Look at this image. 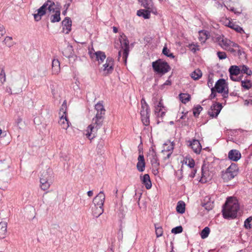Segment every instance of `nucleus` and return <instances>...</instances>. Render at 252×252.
Here are the masks:
<instances>
[{
  "mask_svg": "<svg viewBox=\"0 0 252 252\" xmlns=\"http://www.w3.org/2000/svg\"><path fill=\"white\" fill-rule=\"evenodd\" d=\"M37 13L33 14L34 19L36 21H39L41 19L42 17L49 13L51 14L50 20L52 23L59 22L61 20L60 11L56 8L54 1L50 0L46 1L37 10Z\"/></svg>",
  "mask_w": 252,
  "mask_h": 252,
  "instance_id": "nucleus-1",
  "label": "nucleus"
},
{
  "mask_svg": "<svg viewBox=\"0 0 252 252\" xmlns=\"http://www.w3.org/2000/svg\"><path fill=\"white\" fill-rule=\"evenodd\" d=\"M239 210V205L236 199L229 198L226 201L222 212L225 219L235 218Z\"/></svg>",
  "mask_w": 252,
  "mask_h": 252,
  "instance_id": "nucleus-2",
  "label": "nucleus"
},
{
  "mask_svg": "<svg viewBox=\"0 0 252 252\" xmlns=\"http://www.w3.org/2000/svg\"><path fill=\"white\" fill-rule=\"evenodd\" d=\"M94 109L96 111L95 117L92 120L95 124L99 125H102L105 114V109L102 103L99 102L95 105Z\"/></svg>",
  "mask_w": 252,
  "mask_h": 252,
  "instance_id": "nucleus-3",
  "label": "nucleus"
},
{
  "mask_svg": "<svg viewBox=\"0 0 252 252\" xmlns=\"http://www.w3.org/2000/svg\"><path fill=\"white\" fill-rule=\"evenodd\" d=\"M141 104L140 115L141 121L145 126H148L150 124V108L145 99L142 98L141 99Z\"/></svg>",
  "mask_w": 252,
  "mask_h": 252,
  "instance_id": "nucleus-4",
  "label": "nucleus"
},
{
  "mask_svg": "<svg viewBox=\"0 0 252 252\" xmlns=\"http://www.w3.org/2000/svg\"><path fill=\"white\" fill-rule=\"evenodd\" d=\"M238 174V167L236 164L232 163L225 171H222L221 177L224 182L233 179Z\"/></svg>",
  "mask_w": 252,
  "mask_h": 252,
  "instance_id": "nucleus-5",
  "label": "nucleus"
},
{
  "mask_svg": "<svg viewBox=\"0 0 252 252\" xmlns=\"http://www.w3.org/2000/svg\"><path fill=\"white\" fill-rule=\"evenodd\" d=\"M152 66L155 71L162 74L166 73L170 69L166 62H162L160 60L153 62Z\"/></svg>",
  "mask_w": 252,
  "mask_h": 252,
  "instance_id": "nucleus-6",
  "label": "nucleus"
},
{
  "mask_svg": "<svg viewBox=\"0 0 252 252\" xmlns=\"http://www.w3.org/2000/svg\"><path fill=\"white\" fill-rule=\"evenodd\" d=\"M102 125H98L94 123V122L92 120V123L87 127L86 130L85 135L90 140H92L96 136V133L98 129L100 128Z\"/></svg>",
  "mask_w": 252,
  "mask_h": 252,
  "instance_id": "nucleus-7",
  "label": "nucleus"
},
{
  "mask_svg": "<svg viewBox=\"0 0 252 252\" xmlns=\"http://www.w3.org/2000/svg\"><path fill=\"white\" fill-rule=\"evenodd\" d=\"M215 89L219 93H222V96L224 98L228 97V90L224 79H220L216 83Z\"/></svg>",
  "mask_w": 252,
  "mask_h": 252,
  "instance_id": "nucleus-8",
  "label": "nucleus"
},
{
  "mask_svg": "<svg viewBox=\"0 0 252 252\" xmlns=\"http://www.w3.org/2000/svg\"><path fill=\"white\" fill-rule=\"evenodd\" d=\"M122 49L123 50V58L126 61L129 53V41L125 35H121L120 39Z\"/></svg>",
  "mask_w": 252,
  "mask_h": 252,
  "instance_id": "nucleus-9",
  "label": "nucleus"
},
{
  "mask_svg": "<svg viewBox=\"0 0 252 252\" xmlns=\"http://www.w3.org/2000/svg\"><path fill=\"white\" fill-rule=\"evenodd\" d=\"M201 170L202 175L200 182L201 183H206L208 180H209L212 178L213 173L212 172L209 171L208 166L206 164H204L202 165Z\"/></svg>",
  "mask_w": 252,
  "mask_h": 252,
  "instance_id": "nucleus-10",
  "label": "nucleus"
},
{
  "mask_svg": "<svg viewBox=\"0 0 252 252\" xmlns=\"http://www.w3.org/2000/svg\"><path fill=\"white\" fill-rule=\"evenodd\" d=\"M114 60L112 58H107L106 63L103 65V71L105 75L111 73L114 69Z\"/></svg>",
  "mask_w": 252,
  "mask_h": 252,
  "instance_id": "nucleus-11",
  "label": "nucleus"
},
{
  "mask_svg": "<svg viewBox=\"0 0 252 252\" xmlns=\"http://www.w3.org/2000/svg\"><path fill=\"white\" fill-rule=\"evenodd\" d=\"M89 53L91 58L98 61L99 63L103 62L106 57L105 53L100 51L94 52L90 51Z\"/></svg>",
  "mask_w": 252,
  "mask_h": 252,
  "instance_id": "nucleus-12",
  "label": "nucleus"
},
{
  "mask_svg": "<svg viewBox=\"0 0 252 252\" xmlns=\"http://www.w3.org/2000/svg\"><path fill=\"white\" fill-rule=\"evenodd\" d=\"M222 105L220 103H214L208 111L209 115L212 117H217L222 109Z\"/></svg>",
  "mask_w": 252,
  "mask_h": 252,
  "instance_id": "nucleus-13",
  "label": "nucleus"
},
{
  "mask_svg": "<svg viewBox=\"0 0 252 252\" xmlns=\"http://www.w3.org/2000/svg\"><path fill=\"white\" fill-rule=\"evenodd\" d=\"M149 157L153 167L156 168V171L158 172V168L159 165V162L158 158L157 153L154 150L150 151Z\"/></svg>",
  "mask_w": 252,
  "mask_h": 252,
  "instance_id": "nucleus-14",
  "label": "nucleus"
},
{
  "mask_svg": "<svg viewBox=\"0 0 252 252\" xmlns=\"http://www.w3.org/2000/svg\"><path fill=\"white\" fill-rule=\"evenodd\" d=\"M105 200V195L103 191L99 193L94 198L93 203L95 206L103 207Z\"/></svg>",
  "mask_w": 252,
  "mask_h": 252,
  "instance_id": "nucleus-15",
  "label": "nucleus"
},
{
  "mask_svg": "<svg viewBox=\"0 0 252 252\" xmlns=\"http://www.w3.org/2000/svg\"><path fill=\"white\" fill-rule=\"evenodd\" d=\"M63 31L65 34H68L71 30V21L68 17H66L62 22Z\"/></svg>",
  "mask_w": 252,
  "mask_h": 252,
  "instance_id": "nucleus-16",
  "label": "nucleus"
},
{
  "mask_svg": "<svg viewBox=\"0 0 252 252\" xmlns=\"http://www.w3.org/2000/svg\"><path fill=\"white\" fill-rule=\"evenodd\" d=\"M228 157L230 160L237 161L240 159L241 154L238 150H231L228 153Z\"/></svg>",
  "mask_w": 252,
  "mask_h": 252,
  "instance_id": "nucleus-17",
  "label": "nucleus"
},
{
  "mask_svg": "<svg viewBox=\"0 0 252 252\" xmlns=\"http://www.w3.org/2000/svg\"><path fill=\"white\" fill-rule=\"evenodd\" d=\"M189 146L193 150L194 153L197 154H199L202 149L201 145L198 140L193 139L190 141Z\"/></svg>",
  "mask_w": 252,
  "mask_h": 252,
  "instance_id": "nucleus-18",
  "label": "nucleus"
},
{
  "mask_svg": "<svg viewBox=\"0 0 252 252\" xmlns=\"http://www.w3.org/2000/svg\"><path fill=\"white\" fill-rule=\"evenodd\" d=\"M139 1L145 8L151 9V11L155 14L157 13V10L153 7L152 0H139Z\"/></svg>",
  "mask_w": 252,
  "mask_h": 252,
  "instance_id": "nucleus-19",
  "label": "nucleus"
},
{
  "mask_svg": "<svg viewBox=\"0 0 252 252\" xmlns=\"http://www.w3.org/2000/svg\"><path fill=\"white\" fill-rule=\"evenodd\" d=\"M220 45L225 50H226L230 46H232L234 47H238V44L226 38L222 39L220 42Z\"/></svg>",
  "mask_w": 252,
  "mask_h": 252,
  "instance_id": "nucleus-20",
  "label": "nucleus"
},
{
  "mask_svg": "<svg viewBox=\"0 0 252 252\" xmlns=\"http://www.w3.org/2000/svg\"><path fill=\"white\" fill-rule=\"evenodd\" d=\"M136 167L139 172H143L145 170V162L144 156L142 154L139 155L138 156Z\"/></svg>",
  "mask_w": 252,
  "mask_h": 252,
  "instance_id": "nucleus-21",
  "label": "nucleus"
},
{
  "mask_svg": "<svg viewBox=\"0 0 252 252\" xmlns=\"http://www.w3.org/2000/svg\"><path fill=\"white\" fill-rule=\"evenodd\" d=\"M59 124L62 128L64 129H67L71 124L65 115H62L61 116Z\"/></svg>",
  "mask_w": 252,
  "mask_h": 252,
  "instance_id": "nucleus-22",
  "label": "nucleus"
},
{
  "mask_svg": "<svg viewBox=\"0 0 252 252\" xmlns=\"http://www.w3.org/2000/svg\"><path fill=\"white\" fill-rule=\"evenodd\" d=\"M142 183L145 185L147 189H150L152 187V183L150 180V176L148 174L140 176Z\"/></svg>",
  "mask_w": 252,
  "mask_h": 252,
  "instance_id": "nucleus-23",
  "label": "nucleus"
},
{
  "mask_svg": "<svg viewBox=\"0 0 252 252\" xmlns=\"http://www.w3.org/2000/svg\"><path fill=\"white\" fill-rule=\"evenodd\" d=\"M7 234V223L5 221L0 222V238H4Z\"/></svg>",
  "mask_w": 252,
  "mask_h": 252,
  "instance_id": "nucleus-24",
  "label": "nucleus"
},
{
  "mask_svg": "<svg viewBox=\"0 0 252 252\" xmlns=\"http://www.w3.org/2000/svg\"><path fill=\"white\" fill-rule=\"evenodd\" d=\"M73 47L70 45H68L63 51V56L68 58H70L73 57Z\"/></svg>",
  "mask_w": 252,
  "mask_h": 252,
  "instance_id": "nucleus-25",
  "label": "nucleus"
},
{
  "mask_svg": "<svg viewBox=\"0 0 252 252\" xmlns=\"http://www.w3.org/2000/svg\"><path fill=\"white\" fill-rule=\"evenodd\" d=\"M60 71V63L58 59H54L52 61V72L54 74H57Z\"/></svg>",
  "mask_w": 252,
  "mask_h": 252,
  "instance_id": "nucleus-26",
  "label": "nucleus"
},
{
  "mask_svg": "<svg viewBox=\"0 0 252 252\" xmlns=\"http://www.w3.org/2000/svg\"><path fill=\"white\" fill-rule=\"evenodd\" d=\"M174 149L173 142L168 141L164 144L163 149L162 150V153L165 154V152L172 153Z\"/></svg>",
  "mask_w": 252,
  "mask_h": 252,
  "instance_id": "nucleus-27",
  "label": "nucleus"
},
{
  "mask_svg": "<svg viewBox=\"0 0 252 252\" xmlns=\"http://www.w3.org/2000/svg\"><path fill=\"white\" fill-rule=\"evenodd\" d=\"M151 9H140L137 11V15L140 17H143L144 19H148L150 16Z\"/></svg>",
  "mask_w": 252,
  "mask_h": 252,
  "instance_id": "nucleus-28",
  "label": "nucleus"
},
{
  "mask_svg": "<svg viewBox=\"0 0 252 252\" xmlns=\"http://www.w3.org/2000/svg\"><path fill=\"white\" fill-rule=\"evenodd\" d=\"M240 65H232L230 67L229 69L230 75H238L240 73Z\"/></svg>",
  "mask_w": 252,
  "mask_h": 252,
  "instance_id": "nucleus-29",
  "label": "nucleus"
},
{
  "mask_svg": "<svg viewBox=\"0 0 252 252\" xmlns=\"http://www.w3.org/2000/svg\"><path fill=\"white\" fill-rule=\"evenodd\" d=\"M226 25L231 28V29H234L235 31H236L237 32L239 33H242L244 32V30H243L242 28L241 27L235 25V24L232 23L230 21H228V23L226 24Z\"/></svg>",
  "mask_w": 252,
  "mask_h": 252,
  "instance_id": "nucleus-30",
  "label": "nucleus"
},
{
  "mask_svg": "<svg viewBox=\"0 0 252 252\" xmlns=\"http://www.w3.org/2000/svg\"><path fill=\"white\" fill-rule=\"evenodd\" d=\"M185 203L183 201H179L176 206V211L180 214H183L185 212Z\"/></svg>",
  "mask_w": 252,
  "mask_h": 252,
  "instance_id": "nucleus-31",
  "label": "nucleus"
},
{
  "mask_svg": "<svg viewBox=\"0 0 252 252\" xmlns=\"http://www.w3.org/2000/svg\"><path fill=\"white\" fill-rule=\"evenodd\" d=\"M103 213V208L102 207L95 206L93 211V215L95 218H98Z\"/></svg>",
  "mask_w": 252,
  "mask_h": 252,
  "instance_id": "nucleus-32",
  "label": "nucleus"
},
{
  "mask_svg": "<svg viewBox=\"0 0 252 252\" xmlns=\"http://www.w3.org/2000/svg\"><path fill=\"white\" fill-rule=\"evenodd\" d=\"M202 75V73L201 71L198 69H195L190 74L191 77L194 80H198L201 77Z\"/></svg>",
  "mask_w": 252,
  "mask_h": 252,
  "instance_id": "nucleus-33",
  "label": "nucleus"
},
{
  "mask_svg": "<svg viewBox=\"0 0 252 252\" xmlns=\"http://www.w3.org/2000/svg\"><path fill=\"white\" fill-rule=\"evenodd\" d=\"M244 227L247 230L252 229V217H249L245 220Z\"/></svg>",
  "mask_w": 252,
  "mask_h": 252,
  "instance_id": "nucleus-34",
  "label": "nucleus"
},
{
  "mask_svg": "<svg viewBox=\"0 0 252 252\" xmlns=\"http://www.w3.org/2000/svg\"><path fill=\"white\" fill-rule=\"evenodd\" d=\"M240 73L246 74L248 76H251L252 74V71L246 65H240Z\"/></svg>",
  "mask_w": 252,
  "mask_h": 252,
  "instance_id": "nucleus-35",
  "label": "nucleus"
},
{
  "mask_svg": "<svg viewBox=\"0 0 252 252\" xmlns=\"http://www.w3.org/2000/svg\"><path fill=\"white\" fill-rule=\"evenodd\" d=\"M12 87L13 88V94H18L22 92V87L18 82H14L12 84Z\"/></svg>",
  "mask_w": 252,
  "mask_h": 252,
  "instance_id": "nucleus-36",
  "label": "nucleus"
},
{
  "mask_svg": "<svg viewBox=\"0 0 252 252\" xmlns=\"http://www.w3.org/2000/svg\"><path fill=\"white\" fill-rule=\"evenodd\" d=\"M241 86L245 90H248L251 88L252 84L249 80H243L241 81Z\"/></svg>",
  "mask_w": 252,
  "mask_h": 252,
  "instance_id": "nucleus-37",
  "label": "nucleus"
},
{
  "mask_svg": "<svg viewBox=\"0 0 252 252\" xmlns=\"http://www.w3.org/2000/svg\"><path fill=\"white\" fill-rule=\"evenodd\" d=\"M184 162L185 164L187 165L190 168H193L194 166V161L191 158L186 157L185 158Z\"/></svg>",
  "mask_w": 252,
  "mask_h": 252,
  "instance_id": "nucleus-38",
  "label": "nucleus"
},
{
  "mask_svg": "<svg viewBox=\"0 0 252 252\" xmlns=\"http://www.w3.org/2000/svg\"><path fill=\"white\" fill-rule=\"evenodd\" d=\"M179 96L181 101L185 104L188 102L190 98V95L188 94H181Z\"/></svg>",
  "mask_w": 252,
  "mask_h": 252,
  "instance_id": "nucleus-39",
  "label": "nucleus"
},
{
  "mask_svg": "<svg viewBox=\"0 0 252 252\" xmlns=\"http://www.w3.org/2000/svg\"><path fill=\"white\" fill-rule=\"evenodd\" d=\"M210 233V229L208 227H205L201 232L200 235L202 239L207 238Z\"/></svg>",
  "mask_w": 252,
  "mask_h": 252,
  "instance_id": "nucleus-40",
  "label": "nucleus"
},
{
  "mask_svg": "<svg viewBox=\"0 0 252 252\" xmlns=\"http://www.w3.org/2000/svg\"><path fill=\"white\" fill-rule=\"evenodd\" d=\"M3 42L7 46L9 47H10L13 45L12 37L11 36H6Z\"/></svg>",
  "mask_w": 252,
  "mask_h": 252,
  "instance_id": "nucleus-41",
  "label": "nucleus"
},
{
  "mask_svg": "<svg viewBox=\"0 0 252 252\" xmlns=\"http://www.w3.org/2000/svg\"><path fill=\"white\" fill-rule=\"evenodd\" d=\"M155 112L158 117H162L165 114V112L162 111V109L157 106H155Z\"/></svg>",
  "mask_w": 252,
  "mask_h": 252,
  "instance_id": "nucleus-42",
  "label": "nucleus"
},
{
  "mask_svg": "<svg viewBox=\"0 0 252 252\" xmlns=\"http://www.w3.org/2000/svg\"><path fill=\"white\" fill-rule=\"evenodd\" d=\"M6 81L5 73L3 67H0V81L3 83Z\"/></svg>",
  "mask_w": 252,
  "mask_h": 252,
  "instance_id": "nucleus-43",
  "label": "nucleus"
},
{
  "mask_svg": "<svg viewBox=\"0 0 252 252\" xmlns=\"http://www.w3.org/2000/svg\"><path fill=\"white\" fill-rule=\"evenodd\" d=\"M202 109L203 108L200 105H197L194 107L193 109V113L194 116L195 117H197Z\"/></svg>",
  "mask_w": 252,
  "mask_h": 252,
  "instance_id": "nucleus-44",
  "label": "nucleus"
},
{
  "mask_svg": "<svg viewBox=\"0 0 252 252\" xmlns=\"http://www.w3.org/2000/svg\"><path fill=\"white\" fill-rule=\"evenodd\" d=\"M162 53L168 57L171 58H174V56L173 55V54L170 53V50L166 46H164L163 47L162 50Z\"/></svg>",
  "mask_w": 252,
  "mask_h": 252,
  "instance_id": "nucleus-45",
  "label": "nucleus"
},
{
  "mask_svg": "<svg viewBox=\"0 0 252 252\" xmlns=\"http://www.w3.org/2000/svg\"><path fill=\"white\" fill-rule=\"evenodd\" d=\"M183 231V228L182 226H178L172 229L171 232L174 234H178L181 233Z\"/></svg>",
  "mask_w": 252,
  "mask_h": 252,
  "instance_id": "nucleus-46",
  "label": "nucleus"
},
{
  "mask_svg": "<svg viewBox=\"0 0 252 252\" xmlns=\"http://www.w3.org/2000/svg\"><path fill=\"white\" fill-rule=\"evenodd\" d=\"M66 109H67L66 102L65 101H64V102L62 104V107L60 109V113L61 112H62L63 115H64V116L65 115H66Z\"/></svg>",
  "mask_w": 252,
  "mask_h": 252,
  "instance_id": "nucleus-47",
  "label": "nucleus"
},
{
  "mask_svg": "<svg viewBox=\"0 0 252 252\" xmlns=\"http://www.w3.org/2000/svg\"><path fill=\"white\" fill-rule=\"evenodd\" d=\"M156 229V234L157 237H160L163 234V230L162 228L160 226L157 227L155 226Z\"/></svg>",
  "mask_w": 252,
  "mask_h": 252,
  "instance_id": "nucleus-48",
  "label": "nucleus"
},
{
  "mask_svg": "<svg viewBox=\"0 0 252 252\" xmlns=\"http://www.w3.org/2000/svg\"><path fill=\"white\" fill-rule=\"evenodd\" d=\"M202 206L205 208V209L209 211L213 208V202H207V203H204Z\"/></svg>",
  "mask_w": 252,
  "mask_h": 252,
  "instance_id": "nucleus-49",
  "label": "nucleus"
},
{
  "mask_svg": "<svg viewBox=\"0 0 252 252\" xmlns=\"http://www.w3.org/2000/svg\"><path fill=\"white\" fill-rule=\"evenodd\" d=\"M51 172L50 170H47L46 171H43V173L41 175L40 178H44V179H48L49 180L50 178V173Z\"/></svg>",
  "mask_w": 252,
  "mask_h": 252,
  "instance_id": "nucleus-50",
  "label": "nucleus"
},
{
  "mask_svg": "<svg viewBox=\"0 0 252 252\" xmlns=\"http://www.w3.org/2000/svg\"><path fill=\"white\" fill-rule=\"evenodd\" d=\"M217 55L220 60L225 59L227 57L226 53L224 52L219 51L217 52Z\"/></svg>",
  "mask_w": 252,
  "mask_h": 252,
  "instance_id": "nucleus-51",
  "label": "nucleus"
},
{
  "mask_svg": "<svg viewBox=\"0 0 252 252\" xmlns=\"http://www.w3.org/2000/svg\"><path fill=\"white\" fill-rule=\"evenodd\" d=\"M9 166L4 162L0 161V171L8 169Z\"/></svg>",
  "mask_w": 252,
  "mask_h": 252,
  "instance_id": "nucleus-52",
  "label": "nucleus"
},
{
  "mask_svg": "<svg viewBox=\"0 0 252 252\" xmlns=\"http://www.w3.org/2000/svg\"><path fill=\"white\" fill-rule=\"evenodd\" d=\"M211 94L209 96V98L210 99H212L214 98L216 96V90L215 89V88L212 87L211 89Z\"/></svg>",
  "mask_w": 252,
  "mask_h": 252,
  "instance_id": "nucleus-53",
  "label": "nucleus"
},
{
  "mask_svg": "<svg viewBox=\"0 0 252 252\" xmlns=\"http://www.w3.org/2000/svg\"><path fill=\"white\" fill-rule=\"evenodd\" d=\"M6 31L4 26L0 24V38L4 35Z\"/></svg>",
  "mask_w": 252,
  "mask_h": 252,
  "instance_id": "nucleus-54",
  "label": "nucleus"
},
{
  "mask_svg": "<svg viewBox=\"0 0 252 252\" xmlns=\"http://www.w3.org/2000/svg\"><path fill=\"white\" fill-rule=\"evenodd\" d=\"M50 184L48 183H45V184H41L40 185L41 189L43 190H46L48 189L50 187Z\"/></svg>",
  "mask_w": 252,
  "mask_h": 252,
  "instance_id": "nucleus-55",
  "label": "nucleus"
},
{
  "mask_svg": "<svg viewBox=\"0 0 252 252\" xmlns=\"http://www.w3.org/2000/svg\"><path fill=\"white\" fill-rule=\"evenodd\" d=\"M7 182H3L2 184H1V182H0V189L3 190H5L7 187Z\"/></svg>",
  "mask_w": 252,
  "mask_h": 252,
  "instance_id": "nucleus-56",
  "label": "nucleus"
},
{
  "mask_svg": "<svg viewBox=\"0 0 252 252\" xmlns=\"http://www.w3.org/2000/svg\"><path fill=\"white\" fill-rule=\"evenodd\" d=\"M234 47L232 46H230L226 50H227L231 53H233L234 55H236V50L233 49Z\"/></svg>",
  "mask_w": 252,
  "mask_h": 252,
  "instance_id": "nucleus-57",
  "label": "nucleus"
},
{
  "mask_svg": "<svg viewBox=\"0 0 252 252\" xmlns=\"http://www.w3.org/2000/svg\"><path fill=\"white\" fill-rule=\"evenodd\" d=\"M172 153H169L168 152H165L164 157L163 158L164 160H166L170 158Z\"/></svg>",
  "mask_w": 252,
  "mask_h": 252,
  "instance_id": "nucleus-58",
  "label": "nucleus"
},
{
  "mask_svg": "<svg viewBox=\"0 0 252 252\" xmlns=\"http://www.w3.org/2000/svg\"><path fill=\"white\" fill-rule=\"evenodd\" d=\"M237 48H238V49L236 50V55L240 56L244 52L243 51H242L239 45H238V47H237Z\"/></svg>",
  "mask_w": 252,
  "mask_h": 252,
  "instance_id": "nucleus-59",
  "label": "nucleus"
},
{
  "mask_svg": "<svg viewBox=\"0 0 252 252\" xmlns=\"http://www.w3.org/2000/svg\"><path fill=\"white\" fill-rule=\"evenodd\" d=\"M208 86L209 88H211V89L213 87V81L212 80V79H210V78H209L208 80Z\"/></svg>",
  "mask_w": 252,
  "mask_h": 252,
  "instance_id": "nucleus-60",
  "label": "nucleus"
},
{
  "mask_svg": "<svg viewBox=\"0 0 252 252\" xmlns=\"http://www.w3.org/2000/svg\"><path fill=\"white\" fill-rule=\"evenodd\" d=\"M40 182L41 184L49 183L48 179H44V178H40Z\"/></svg>",
  "mask_w": 252,
  "mask_h": 252,
  "instance_id": "nucleus-61",
  "label": "nucleus"
},
{
  "mask_svg": "<svg viewBox=\"0 0 252 252\" xmlns=\"http://www.w3.org/2000/svg\"><path fill=\"white\" fill-rule=\"evenodd\" d=\"M156 106L158 107L159 108H161L162 109L164 108V107L163 106V103L162 102L161 99H160V101L158 102V104Z\"/></svg>",
  "mask_w": 252,
  "mask_h": 252,
  "instance_id": "nucleus-62",
  "label": "nucleus"
},
{
  "mask_svg": "<svg viewBox=\"0 0 252 252\" xmlns=\"http://www.w3.org/2000/svg\"><path fill=\"white\" fill-rule=\"evenodd\" d=\"M6 92L10 94H13V92H12V89L9 87H6Z\"/></svg>",
  "mask_w": 252,
  "mask_h": 252,
  "instance_id": "nucleus-63",
  "label": "nucleus"
},
{
  "mask_svg": "<svg viewBox=\"0 0 252 252\" xmlns=\"http://www.w3.org/2000/svg\"><path fill=\"white\" fill-rule=\"evenodd\" d=\"M195 47L196 46L195 45L191 44L190 45V48L191 50L192 51H193V52H195L196 50Z\"/></svg>",
  "mask_w": 252,
  "mask_h": 252,
  "instance_id": "nucleus-64",
  "label": "nucleus"
}]
</instances>
